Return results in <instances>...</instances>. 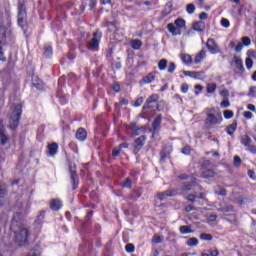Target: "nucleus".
Masks as SVG:
<instances>
[{"instance_id":"nucleus-1","label":"nucleus","mask_w":256,"mask_h":256,"mask_svg":"<svg viewBox=\"0 0 256 256\" xmlns=\"http://www.w3.org/2000/svg\"><path fill=\"white\" fill-rule=\"evenodd\" d=\"M206 120L205 125L208 129H211V127H214V125H220V123L223 121V116H221V112H217L215 108H209L206 110Z\"/></svg>"},{"instance_id":"nucleus-2","label":"nucleus","mask_w":256,"mask_h":256,"mask_svg":"<svg viewBox=\"0 0 256 256\" xmlns=\"http://www.w3.org/2000/svg\"><path fill=\"white\" fill-rule=\"evenodd\" d=\"M15 242L21 246L27 243V237H29V230L24 226H19L16 230H14Z\"/></svg>"},{"instance_id":"nucleus-3","label":"nucleus","mask_w":256,"mask_h":256,"mask_svg":"<svg viewBox=\"0 0 256 256\" xmlns=\"http://www.w3.org/2000/svg\"><path fill=\"white\" fill-rule=\"evenodd\" d=\"M167 29L172 35H181V30L185 29V20L178 18L175 20L174 24H168Z\"/></svg>"},{"instance_id":"nucleus-4","label":"nucleus","mask_w":256,"mask_h":256,"mask_svg":"<svg viewBox=\"0 0 256 256\" xmlns=\"http://www.w3.org/2000/svg\"><path fill=\"white\" fill-rule=\"evenodd\" d=\"M19 119H21V106L17 104L14 107L12 115L10 117V129H16L19 125Z\"/></svg>"},{"instance_id":"nucleus-5","label":"nucleus","mask_w":256,"mask_h":256,"mask_svg":"<svg viewBox=\"0 0 256 256\" xmlns=\"http://www.w3.org/2000/svg\"><path fill=\"white\" fill-rule=\"evenodd\" d=\"M240 143L241 145H244V147L247 149V151H250V153H256V146L253 145V140L249 137V135H242L240 137Z\"/></svg>"},{"instance_id":"nucleus-6","label":"nucleus","mask_w":256,"mask_h":256,"mask_svg":"<svg viewBox=\"0 0 256 256\" xmlns=\"http://www.w3.org/2000/svg\"><path fill=\"white\" fill-rule=\"evenodd\" d=\"M231 65H232L234 71H236V73H241L244 70L243 60L241 59L240 56L235 55L233 57Z\"/></svg>"},{"instance_id":"nucleus-7","label":"nucleus","mask_w":256,"mask_h":256,"mask_svg":"<svg viewBox=\"0 0 256 256\" xmlns=\"http://www.w3.org/2000/svg\"><path fill=\"white\" fill-rule=\"evenodd\" d=\"M101 41V32H96L88 46L91 51H97L99 49V43Z\"/></svg>"},{"instance_id":"nucleus-8","label":"nucleus","mask_w":256,"mask_h":256,"mask_svg":"<svg viewBox=\"0 0 256 256\" xmlns=\"http://www.w3.org/2000/svg\"><path fill=\"white\" fill-rule=\"evenodd\" d=\"M206 47L212 55H217V53L220 52L219 45H217V42H215L214 39H208L206 43Z\"/></svg>"},{"instance_id":"nucleus-9","label":"nucleus","mask_w":256,"mask_h":256,"mask_svg":"<svg viewBox=\"0 0 256 256\" xmlns=\"http://www.w3.org/2000/svg\"><path fill=\"white\" fill-rule=\"evenodd\" d=\"M249 45H251V38L244 36L241 38V41L237 43L235 51L239 53L243 51L244 47H249Z\"/></svg>"},{"instance_id":"nucleus-10","label":"nucleus","mask_w":256,"mask_h":256,"mask_svg":"<svg viewBox=\"0 0 256 256\" xmlns=\"http://www.w3.org/2000/svg\"><path fill=\"white\" fill-rule=\"evenodd\" d=\"M25 19H27V13L25 12V6H18V24L23 25L25 23Z\"/></svg>"},{"instance_id":"nucleus-11","label":"nucleus","mask_w":256,"mask_h":256,"mask_svg":"<svg viewBox=\"0 0 256 256\" xmlns=\"http://www.w3.org/2000/svg\"><path fill=\"white\" fill-rule=\"evenodd\" d=\"M183 74L186 77H192V79H202L204 75L203 72H195V71H183Z\"/></svg>"},{"instance_id":"nucleus-12","label":"nucleus","mask_w":256,"mask_h":256,"mask_svg":"<svg viewBox=\"0 0 256 256\" xmlns=\"http://www.w3.org/2000/svg\"><path fill=\"white\" fill-rule=\"evenodd\" d=\"M76 139L79 141H85V139H87V131L83 128H79L76 132Z\"/></svg>"},{"instance_id":"nucleus-13","label":"nucleus","mask_w":256,"mask_h":256,"mask_svg":"<svg viewBox=\"0 0 256 256\" xmlns=\"http://www.w3.org/2000/svg\"><path fill=\"white\" fill-rule=\"evenodd\" d=\"M50 207L53 211H59V209H61V207H63V204L61 203V200L54 199V200H52Z\"/></svg>"},{"instance_id":"nucleus-14","label":"nucleus","mask_w":256,"mask_h":256,"mask_svg":"<svg viewBox=\"0 0 256 256\" xmlns=\"http://www.w3.org/2000/svg\"><path fill=\"white\" fill-rule=\"evenodd\" d=\"M160 125H161V117H157L154 122L152 123V127L154 129L153 133H152V137H155L156 135V131H159V128H160Z\"/></svg>"},{"instance_id":"nucleus-15","label":"nucleus","mask_w":256,"mask_h":256,"mask_svg":"<svg viewBox=\"0 0 256 256\" xmlns=\"http://www.w3.org/2000/svg\"><path fill=\"white\" fill-rule=\"evenodd\" d=\"M205 55H206L205 50L200 51V53L195 56L194 63L196 65H199L200 63H202L203 59H205Z\"/></svg>"},{"instance_id":"nucleus-16","label":"nucleus","mask_w":256,"mask_h":256,"mask_svg":"<svg viewBox=\"0 0 256 256\" xmlns=\"http://www.w3.org/2000/svg\"><path fill=\"white\" fill-rule=\"evenodd\" d=\"M58 149H59V145H57V143H52V144L48 145L49 155H52V156L56 155Z\"/></svg>"},{"instance_id":"nucleus-17","label":"nucleus","mask_w":256,"mask_h":256,"mask_svg":"<svg viewBox=\"0 0 256 256\" xmlns=\"http://www.w3.org/2000/svg\"><path fill=\"white\" fill-rule=\"evenodd\" d=\"M144 143H145V136L139 137L135 141V149H137V151H139V149H141V147H143Z\"/></svg>"},{"instance_id":"nucleus-18","label":"nucleus","mask_w":256,"mask_h":256,"mask_svg":"<svg viewBox=\"0 0 256 256\" xmlns=\"http://www.w3.org/2000/svg\"><path fill=\"white\" fill-rule=\"evenodd\" d=\"M193 29H194V31H198V32L204 31L205 24L203 22H195L193 24Z\"/></svg>"},{"instance_id":"nucleus-19","label":"nucleus","mask_w":256,"mask_h":256,"mask_svg":"<svg viewBox=\"0 0 256 256\" xmlns=\"http://www.w3.org/2000/svg\"><path fill=\"white\" fill-rule=\"evenodd\" d=\"M181 59L186 65H191V63H193V58H191V55L189 54H182Z\"/></svg>"},{"instance_id":"nucleus-20","label":"nucleus","mask_w":256,"mask_h":256,"mask_svg":"<svg viewBox=\"0 0 256 256\" xmlns=\"http://www.w3.org/2000/svg\"><path fill=\"white\" fill-rule=\"evenodd\" d=\"M179 231L182 235H189V233H193L190 226H180Z\"/></svg>"},{"instance_id":"nucleus-21","label":"nucleus","mask_w":256,"mask_h":256,"mask_svg":"<svg viewBox=\"0 0 256 256\" xmlns=\"http://www.w3.org/2000/svg\"><path fill=\"white\" fill-rule=\"evenodd\" d=\"M235 131H237V122H234L227 127V133L230 136H233V133H235Z\"/></svg>"},{"instance_id":"nucleus-22","label":"nucleus","mask_w":256,"mask_h":256,"mask_svg":"<svg viewBox=\"0 0 256 256\" xmlns=\"http://www.w3.org/2000/svg\"><path fill=\"white\" fill-rule=\"evenodd\" d=\"M186 245H188V247H197L199 245V240L197 238H189Z\"/></svg>"},{"instance_id":"nucleus-23","label":"nucleus","mask_w":256,"mask_h":256,"mask_svg":"<svg viewBox=\"0 0 256 256\" xmlns=\"http://www.w3.org/2000/svg\"><path fill=\"white\" fill-rule=\"evenodd\" d=\"M155 81V74L150 73L143 79V83L149 84L153 83Z\"/></svg>"},{"instance_id":"nucleus-24","label":"nucleus","mask_w":256,"mask_h":256,"mask_svg":"<svg viewBox=\"0 0 256 256\" xmlns=\"http://www.w3.org/2000/svg\"><path fill=\"white\" fill-rule=\"evenodd\" d=\"M171 195H173V194L171 193V191L159 193V194L157 195V199H159L160 201H163V200L166 199L167 197H171Z\"/></svg>"},{"instance_id":"nucleus-25","label":"nucleus","mask_w":256,"mask_h":256,"mask_svg":"<svg viewBox=\"0 0 256 256\" xmlns=\"http://www.w3.org/2000/svg\"><path fill=\"white\" fill-rule=\"evenodd\" d=\"M202 177H204V179H209V177H215V172H213L212 170H204L202 171Z\"/></svg>"},{"instance_id":"nucleus-26","label":"nucleus","mask_w":256,"mask_h":256,"mask_svg":"<svg viewBox=\"0 0 256 256\" xmlns=\"http://www.w3.org/2000/svg\"><path fill=\"white\" fill-rule=\"evenodd\" d=\"M0 139H1L2 145H5V143H7L8 141L7 135H5V129L3 128L0 129Z\"/></svg>"},{"instance_id":"nucleus-27","label":"nucleus","mask_w":256,"mask_h":256,"mask_svg":"<svg viewBox=\"0 0 256 256\" xmlns=\"http://www.w3.org/2000/svg\"><path fill=\"white\" fill-rule=\"evenodd\" d=\"M141 45H143L141 40H133L131 43L132 49H136V50L141 49Z\"/></svg>"},{"instance_id":"nucleus-28","label":"nucleus","mask_w":256,"mask_h":256,"mask_svg":"<svg viewBox=\"0 0 256 256\" xmlns=\"http://www.w3.org/2000/svg\"><path fill=\"white\" fill-rule=\"evenodd\" d=\"M195 5L193 3H190L186 6V11L188 13V15H193V13H195Z\"/></svg>"},{"instance_id":"nucleus-29","label":"nucleus","mask_w":256,"mask_h":256,"mask_svg":"<svg viewBox=\"0 0 256 256\" xmlns=\"http://www.w3.org/2000/svg\"><path fill=\"white\" fill-rule=\"evenodd\" d=\"M216 90H217V84L211 83L207 85V88H206L207 93H213Z\"/></svg>"},{"instance_id":"nucleus-30","label":"nucleus","mask_w":256,"mask_h":256,"mask_svg":"<svg viewBox=\"0 0 256 256\" xmlns=\"http://www.w3.org/2000/svg\"><path fill=\"white\" fill-rule=\"evenodd\" d=\"M158 67L160 71H165V69H167V60L165 59L160 60L158 63Z\"/></svg>"},{"instance_id":"nucleus-31","label":"nucleus","mask_w":256,"mask_h":256,"mask_svg":"<svg viewBox=\"0 0 256 256\" xmlns=\"http://www.w3.org/2000/svg\"><path fill=\"white\" fill-rule=\"evenodd\" d=\"M220 23L223 27H225V29H229V27H231V23L226 18H222Z\"/></svg>"},{"instance_id":"nucleus-32","label":"nucleus","mask_w":256,"mask_h":256,"mask_svg":"<svg viewBox=\"0 0 256 256\" xmlns=\"http://www.w3.org/2000/svg\"><path fill=\"white\" fill-rule=\"evenodd\" d=\"M200 239L202 241H211L213 239V236H211V234H201L200 235Z\"/></svg>"},{"instance_id":"nucleus-33","label":"nucleus","mask_w":256,"mask_h":256,"mask_svg":"<svg viewBox=\"0 0 256 256\" xmlns=\"http://www.w3.org/2000/svg\"><path fill=\"white\" fill-rule=\"evenodd\" d=\"M44 55L45 57H51V55H53V48L50 46L46 47L44 50Z\"/></svg>"},{"instance_id":"nucleus-34","label":"nucleus","mask_w":256,"mask_h":256,"mask_svg":"<svg viewBox=\"0 0 256 256\" xmlns=\"http://www.w3.org/2000/svg\"><path fill=\"white\" fill-rule=\"evenodd\" d=\"M247 59H256V52L255 50H248L247 51Z\"/></svg>"},{"instance_id":"nucleus-35","label":"nucleus","mask_w":256,"mask_h":256,"mask_svg":"<svg viewBox=\"0 0 256 256\" xmlns=\"http://www.w3.org/2000/svg\"><path fill=\"white\" fill-rule=\"evenodd\" d=\"M245 63H246V68L247 69H249V70L253 69V59L246 58Z\"/></svg>"},{"instance_id":"nucleus-36","label":"nucleus","mask_w":256,"mask_h":256,"mask_svg":"<svg viewBox=\"0 0 256 256\" xmlns=\"http://www.w3.org/2000/svg\"><path fill=\"white\" fill-rule=\"evenodd\" d=\"M224 117L226 119H233V111H231V110L224 111Z\"/></svg>"},{"instance_id":"nucleus-37","label":"nucleus","mask_w":256,"mask_h":256,"mask_svg":"<svg viewBox=\"0 0 256 256\" xmlns=\"http://www.w3.org/2000/svg\"><path fill=\"white\" fill-rule=\"evenodd\" d=\"M182 93H187L189 91V84L183 83L180 87Z\"/></svg>"},{"instance_id":"nucleus-38","label":"nucleus","mask_w":256,"mask_h":256,"mask_svg":"<svg viewBox=\"0 0 256 256\" xmlns=\"http://www.w3.org/2000/svg\"><path fill=\"white\" fill-rule=\"evenodd\" d=\"M125 249L127 253H133V251H135V246L133 244H127Z\"/></svg>"},{"instance_id":"nucleus-39","label":"nucleus","mask_w":256,"mask_h":256,"mask_svg":"<svg viewBox=\"0 0 256 256\" xmlns=\"http://www.w3.org/2000/svg\"><path fill=\"white\" fill-rule=\"evenodd\" d=\"M72 182H73V189H77V185H79V183L77 182V176L75 174H72Z\"/></svg>"},{"instance_id":"nucleus-40","label":"nucleus","mask_w":256,"mask_h":256,"mask_svg":"<svg viewBox=\"0 0 256 256\" xmlns=\"http://www.w3.org/2000/svg\"><path fill=\"white\" fill-rule=\"evenodd\" d=\"M234 165H235V167L241 166V158H239V156L234 157Z\"/></svg>"},{"instance_id":"nucleus-41","label":"nucleus","mask_w":256,"mask_h":256,"mask_svg":"<svg viewBox=\"0 0 256 256\" xmlns=\"http://www.w3.org/2000/svg\"><path fill=\"white\" fill-rule=\"evenodd\" d=\"M182 153L184 155H189L191 153V147L189 146H185L183 149H182Z\"/></svg>"},{"instance_id":"nucleus-42","label":"nucleus","mask_w":256,"mask_h":256,"mask_svg":"<svg viewBox=\"0 0 256 256\" xmlns=\"http://www.w3.org/2000/svg\"><path fill=\"white\" fill-rule=\"evenodd\" d=\"M209 14H207L206 12H202L199 14V19H201V21H205V19H208Z\"/></svg>"},{"instance_id":"nucleus-43","label":"nucleus","mask_w":256,"mask_h":256,"mask_svg":"<svg viewBox=\"0 0 256 256\" xmlns=\"http://www.w3.org/2000/svg\"><path fill=\"white\" fill-rule=\"evenodd\" d=\"M143 101H144L143 97L138 98V99L136 100L134 106H136V107H141V105H143Z\"/></svg>"},{"instance_id":"nucleus-44","label":"nucleus","mask_w":256,"mask_h":256,"mask_svg":"<svg viewBox=\"0 0 256 256\" xmlns=\"http://www.w3.org/2000/svg\"><path fill=\"white\" fill-rule=\"evenodd\" d=\"M162 242H163V237H161V236H154L153 243H162Z\"/></svg>"},{"instance_id":"nucleus-45","label":"nucleus","mask_w":256,"mask_h":256,"mask_svg":"<svg viewBox=\"0 0 256 256\" xmlns=\"http://www.w3.org/2000/svg\"><path fill=\"white\" fill-rule=\"evenodd\" d=\"M121 153V148H115L112 152L113 157H119V154Z\"/></svg>"},{"instance_id":"nucleus-46","label":"nucleus","mask_w":256,"mask_h":256,"mask_svg":"<svg viewBox=\"0 0 256 256\" xmlns=\"http://www.w3.org/2000/svg\"><path fill=\"white\" fill-rule=\"evenodd\" d=\"M177 66H175V63H170L169 67H168V73H173V71H175Z\"/></svg>"},{"instance_id":"nucleus-47","label":"nucleus","mask_w":256,"mask_h":256,"mask_svg":"<svg viewBox=\"0 0 256 256\" xmlns=\"http://www.w3.org/2000/svg\"><path fill=\"white\" fill-rule=\"evenodd\" d=\"M250 95L251 97H256V86L250 87Z\"/></svg>"},{"instance_id":"nucleus-48","label":"nucleus","mask_w":256,"mask_h":256,"mask_svg":"<svg viewBox=\"0 0 256 256\" xmlns=\"http://www.w3.org/2000/svg\"><path fill=\"white\" fill-rule=\"evenodd\" d=\"M217 195H222L225 196L227 195V191H225V189L220 188L219 191L216 190Z\"/></svg>"},{"instance_id":"nucleus-49","label":"nucleus","mask_w":256,"mask_h":256,"mask_svg":"<svg viewBox=\"0 0 256 256\" xmlns=\"http://www.w3.org/2000/svg\"><path fill=\"white\" fill-rule=\"evenodd\" d=\"M231 105V103L229 102V100H224L221 103V107L227 108Z\"/></svg>"},{"instance_id":"nucleus-50","label":"nucleus","mask_w":256,"mask_h":256,"mask_svg":"<svg viewBox=\"0 0 256 256\" xmlns=\"http://www.w3.org/2000/svg\"><path fill=\"white\" fill-rule=\"evenodd\" d=\"M0 61H5V56L3 53V46L0 44Z\"/></svg>"},{"instance_id":"nucleus-51","label":"nucleus","mask_w":256,"mask_h":256,"mask_svg":"<svg viewBox=\"0 0 256 256\" xmlns=\"http://www.w3.org/2000/svg\"><path fill=\"white\" fill-rule=\"evenodd\" d=\"M247 110H248V111L255 112V111H256L255 105H253V104H248V105H247Z\"/></svg>"},{"instance_id":"nucleus-52","label":"nucleus","mask_w":256,"mask_h":256,"mask_svg":"<svg viewBox=\"0 0 256 256\" xmlns=\"http://www.w3.org/2000/svg\"><path fill=\"white\" fill-rule=\"evenodd\" d=\"M244 117L245 119H251L253 117V114L249 111L244 112Z\"/></svg>"},{"instance_id":"nucleus-53","label":"nucleus","mask_w":256,"mask_h":256,"mask_svg":"<svg viewBox=\"0 0 256 256\" xmlns=\"http://www.w3.org/2000/svg\"><path fill=\"white\" fill-rule=\"evenodd\" d=\"M113 90H114L116 93H119V91H121V86H119V84H114V85H113Z\"/></svg>"},{"instance_id":"nucleus-54","label":"nucleus","mask_w":256,"mask_h":256,"mask_svg":"<svg viewBox=\"0 0 256 256\" xmlns=\"http://www.w3.org/2000/svg\"><path fill=\"white\" fill-rule=\"evenodd\" d=\"M157 95H153L150 99L147 100V103H153V101H157Z\"/></svg>"},{"instance_id":"nucleus-55","label":"nucleus","mask_w":256,"mask_h":256,"mask_svg":"<svg viewBox=\"0 0 256 256\" xmlns=\"http://www.w3.org/2000/svg\"><path fill=\"white\" fill-rule=\"evenodd\" d=\"M211 256H219V250H210Z\"/></svg>"},{"instance_id":"nucleus-56","label":"nucleus","mask_w":256,"mask_h":256,"mask_svg":"<svg viewBox=\"0 0 256 256\" xmlns=\"http://www.w3.org/2000/svg\"><path fill=\"white\" fill-rule=\"evenodd\" d=\"M124 187H127L129 189L131 187V180L126 179V181L124 182Z\"/></svg>"},{"instance_id":"nucleus-57","label":"nucleus","mask_w":256,"mask_h":256,"mask_svg":"<svg viewBox=\"0 0 256 256\" xmlns=\"http://www.w3.org/2000/svg\"><path fill=\"white\" fill-rule=\"evenodd\" d=\"M130 129H131V131H137V124L132 123V124L130 125Z\"/></svg>"},{"instance_id":"nucleus-58","label":"nucleus","mask_w":256,"mask_h":256,"mask_svg":"<svg viewBox=\"0 0 256 256\" xmlns=\"http://www.w3.org/2000/svg\"><path fill=\"white\" fill-rule=\"evenodd\" d=\"M185 211H186L187 213L193 211V206H191V205L186 206V207H185Z\"/></svg>"},{"instance_id":"nucleus-59","label":"nucleus","mask_w":256,"mask_h":256,"mask_svg":"<svg viewBox=\"0 0 256 256\" xmlns=\"http://www.w3.org/2000/svg\"><path fill=\"white\" fill-rule=\"evenodd\" d=\"M34 87H36V89H41V82L36 83L35 81L33 82Z\"/></svg>"},{"instance_id":"nucleus-60","label":"nucleus","mask_w":256,"mask_h":256,"mask_svg":"<svg viewBox=\"0 0 256 256\" xmlns=\"http://www.w3.org/2000/svg\"><path fill=\"white\" fill-rule=\"evenodd\" d=\"M187 199L188 201H195V195H188Z\"/></svg>"},{"instance_id":"nucleus-61","label":"nucleus","mask_w":256,"mask_h":256,"mask_svg":"<svg viewBox=\"0 0 256 256\" xmlns=\"http://www.w3.org/2000/svg\"><path fill=\"white\" fill-rule=\"evenodd\" d=\"M129 147V145H127V143L121 144L119 146L120 149H127Z\"/></svg>"},{"instance_id":"nucleus-62","label":"nucleus","mask_w":256,"mask_h":256,"mask_svg":"<svg viewBox=\"0 0 256 256\" xmlns=\"http://www.w3.org/2000/svg\"><path fill=\"white\" fill-rule=\"evenodd\" d=\"M216 219H217V216H215V215H211L209 217V221H215Z\"/></svg>"},{"instance_id":"nucleus-63","label":"nucleus","mask_w":256,"mask_h":256,"mask_svg":"<svg viewBox=\"0 0 256 256\" xmlns=\"http://www.w3.org/2000/svg\"><path fill=\"white\" fill-rule=\"evenodd\" d=\"M248 175H249V177H251V179H253V175H255V172L252 171V170H250V171L248 172Z\"/></svg>"},{"instance_id":"nucleus-64","label":"nucleus","mask_w":256,"mask_h":256,"mask_svg":"<svg viewBox=\"0 0 256 256\" xmlns=\"http://www.w3.org/2000/svg\"><path fill=\"white\" fill-rule=\"evenodd\" d=\"M252 79H253V81H256V71L253 73Z\"/></svg>"}]
</instances>
